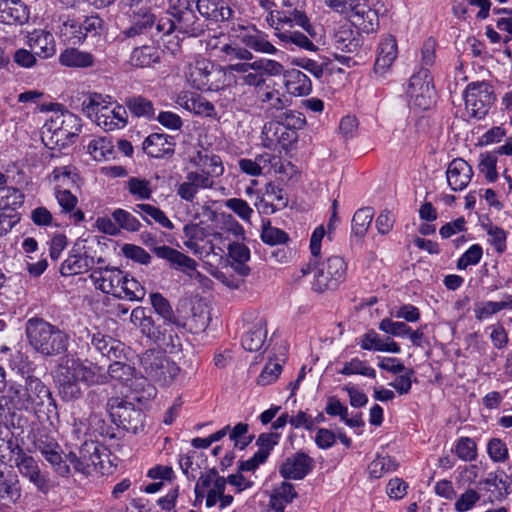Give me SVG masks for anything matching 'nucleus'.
I'll return each mask as SVG.
<instances>
[{
	"label": "nucleus",
	"mask_w": 512,
	"mask_h": 512,
	"mask_svg": "<svg viewBox=\"0 0 512 512\" xmlns=\"http://www.w3.org/2000/svg\"><path fill=\"white\" fill-rule=\"evenodd\" d=\"M54 379L58 393L65 402L76 401L83 395L80 384L85 386L107 383L104 369L88 359L66 356L58 364Z\"/></svg>",
	"instance_id": "1"
},
{
	"label": "nucleus",
	"mask_w": 512,
	"mask_h": 512,
	"mask_svg": "<svg viewBox=\"0 0 512 512\" xmlns=\"http://www.w3.org/2000/svg\"><path fill=\"white\" fill-rule=\"evenodd\" d=\"M26 335L31 347L43 356H56L65 352L70 340L65 331L40 318L27 321Z\"/></svg>",
	"instance_id": "2"
},
{
	"label": "nucleus",
	"mask_w": 512,
	"mask_h": 512,
	"mask_svg": "<svg viewBox=\"0 0 512 512\" xmlns=\"http://www.w3.org/2000/svg\"><path fill=\"white\" fill-rule=\"evenodd\" d=\"M12 407L16 411H34L39 412L41 408L47 405V412L56 409V402L52 393L40 379L29 377L25 385L10 384Z\"/></svg>",
	"instance_id": "3"
},
{
	"label": "nucleus",
	"mask_w": 512,
	"mask_h": 512,
	"mask_svg": "<svg viewBox=\"0 0 512 512\" xmlns=\"http://www.w3.org/2000/svg\"><path fill=\"white\" fill-rule=\"evenodd\" d=\"M346 269L344 258H310L301 272L303 276L312 275V289L321 293L335 289L343 279Z\"/></svg>",
	"instance_id": "4"
},
{
	"label": "nucleus",
	"mask_w": 512,
	"mask_h": 512,
	"mask_svg": "<svg viewBox=\"0 0 512 512\" xmlns=\"http://www.w3.org/2000/svg\"><path fill=\"white\" fill-rule=\"evenodd\" d=\"M186 77L190 85L200 91L217 92L228 87L224 67L206 58L189 64Z\"/></svg>",
	"instance_id": "5"
},
{
	"label": "nucleus",
	"mask_w": 512,
	"mask_h": 512,
	"mask_svg": "<svg viewBox=\"0 0 512 512\" xmlns=\"http://www.w3.org/2000/svg\"><path fill=\"white\" fill-rule=\"evenodd\" d=\"M241 42L245 47L238 44L226 43L219 48L220 52L225 55L226 60L251 61L254 59V55L249 49L269 55H274L278 52V49L268 41L267 35L258 30L244 33L241 36Z\"/></svg>",
	"instance_id": "6"
},
{
	"label": "nucleus",
	"mask_w": 512,
	"mask_h": 512,
	"mask_svg": "<svg viewBox=\"0 0 512 512\" xmlns=\"http://www.w3.org/2000/svg\"><path fill=\"white\" fill-rule=\"evenodd\" d=\"M140 362L146 378L160 386L171 384L180 372V367L161 351H146Z\"/></svg>",
	"instance_id": "7"
},
{
	"label": "nucleus",
	"mask_w": 512,
	"mask_h": 512,
	"mask_svg": "<svg viewBox=\"0 0 512 512\" xmlns=\"http://www.w3.org/2000/svg\"><path fill=\"white\" fill-rule=\"evenodd\" d=\"M325 4L333 11L353 17L355 24L369 33L378 27V15L376 11L367 8L362 0H325Z\"/></svg>",
	"instance_id": "8"
},
{
	"label": "nucleus",
	"mask_w": 512,
	"mask_h": 512,
	"mask_svg": "<svg viewBox=\"0 0 512 512\" xmlns=\"http://www.w3.org/2000/svg\"><path fill=\"white\" fill-rule=\"evenodd\" d=\"M465 108L470 117L484 118L495 101L492 85L488 82H472L464 91Z\"/></svg>",
	"instance_id": "9"
},
{
	"label": "nucleus",
	"mask_w": 512,
	"mask_h": 512,
	"mask_svg": "<svg viewBox=\"0 0 512 512\" xmlns=\"http://www.w3.org/2000/svg\"><path fill=\"white\" fill-rule=\"evenodd\" d=\"M102 23V19L97 15L79 17L69 15L60 26V35L73 44H80L89 34L96 35Z\"/></svg>",
	"instance_id": "10"
},
{
	"label": "nucleus",
	"mask_w": 512,
	"mask_h": 512,
	"mask_svg": "<svg viewBox=\"0 0 512 512\" xmlns=\"http://www.w3.org/2000/svg\"><path fill=\"white\" fill-rule=\"evenodd\" d=\"M198 0H170L169 13L172 17H178V27L183 35L197 37L204 33L206 24L195 14Z\"/></svg>",
	"instance_id": "11"
},
{
	"label": "nucleus",
	"mask_w": 512,
	"mask_h": 512,
	"mask_svg": "<svg viewBox=\"0 0 512 512\" xmlns=\"http://www.w3.org/2000/svg\"><path fill=\"white\" fill-rule=\"evenodd\" d=\"M249 258H220L219 267L214 268L212 264L205 263L203 269L219 279L224 285L230 288H238L241 277L249 274L250 268L246 264Z\"/></svg>",
	"instance_id": "12"
},
{
	"label": "nucleus",
	"mask_w": 512,
	"mask_h": 512,
	"mask_svg": "<svg viewBox=\"0 0 512 512\" xmlns=\"http://www.w3.org/2000/svg\"><path fill=\"white\" fill-rule=\"evenodd\" d=\"M226 489V479L212 469L202 473L195 485V503L201 502L205 498L207 508L214 507Z\"/></svg>",
	"instance_id": "13"
},
{
	"label": "nucleus",
	"mask_w": 512,
	"mask_h": 512,
	"mask_svg": "<svg viewBox=\"0 0 512 512\" xmlns=\"http://www.w3.org/2000/svg\"><path fill=\"white\" fill-rule=\"evenodd\" d=\"M244 332L241 338L242 347L249 352H258L266 344L267 321L263 316L246 313L243 316Z\"/></svg>",
	"instance_id": "14"
},
{
	"label": "nucleus",
	"mask_w": 512,
	"mask_h": 512,
	"mask_svg": "<svg viewBox=\"0 0 512 512\" xmlns=\"http://www.w3.org/2000/svg\"><path fill=\"white\" fill-rule=\"evenodd\" d=\"M407 95L410 102L422 110H427L431 106L435 91L427 68H422L410 78Z\"/></svg>",
	"instance_id": "15"
},
{
	"label": "nucleus",
	"mask_w": 512,
	"mask_h": 512,
	"mask_svg": "<svg viewBox=\"0 0 512 512\" xmlns=\"http://www.w3.org/2000/svg\"><path fill=\"white\" fill-rule=\"evenodd\" d=\"M46 131L55 139V144L65 146L81 131L80 119L72 113H62L45 125Z\"/></svg>",
	"instance_id": "16"
},
{
	"label": "nucleus",
	"mask_w": 512,
	"mask_h": 512,
	"mask_svg": "<svg viewBox=\"0 0 512 512\" xmlns=\"http://www.w3.org/2000/svg\"><path fill=\"white\" fill-rule=\"evenodd\" d=\"M108 409L113 421L126 430L135 432L141 424L142 412L130 402L120 398H112L108 402Z\"/></svg>",
	"instance_id": "17"
},
{
	"label": "nucleus",
	"mask_w": 512,
	"mask_h": 512,
	"mask_svg": "<svg viewBox=\"0 0 512 512\" xmlns=\"http://www.w3.org/2000/svg\"><path fill=\"white\" fill-rule=\"evenodd\" d=\"M257 62H263L262 69H249L243 77H238L237 85L250 87H262L266 83V77H280L284 72V66L273 59L257 58Z\"/></svg>",
	"instance_id": "18"
},
{
	"label": "nucleus",
	"mask_w": 512,
	"mask_h": 512,
	"mask_svg": "<svg viewBox=\"0 0 512 512\" xmlns=\"http://www.w3.org/2000/svg\"><path fill=\"white\" fill-rule=\"evenodd\" d=\"M14 462L23 477L29 479L31 483L41 492H47L49 489L46 477L41 473L36 460L23 452L19 447L13 453Z\"/></svg>",
	"instance_id": "19"
},
{
	"label": "nucleus",
	"mask_w": 512,
	"mask_h": 512,
	"mask_svg": "<svg viewBox=\"0 0 512 512\" xmlns=\"http://www.w3.org/2000/svg\"><path fill=\"white\" fill-rule=\"evenodd\" d=\"M127 18L128 25L122 29V35L126 38L146 34L155 24V15L147 7L129 9Z\"/></svg>",
	"instance_id": "20"
},
{
	"label": "nucleus",
	"mask_w": 512,
	"mask_h": 512,
	"mask_svg": "<svg viewBox=\"0 0 512 512\" xmlns=\"http://www.w3.org/2000/svg\"><path fill=\"white\" fill-rule=\"evenodd\" d=\"M90 278L95 287L104 293L121 295V281H123V273L116 267H98L93 270Z\"/></svg>",
	"instance_id": "21"
},
{
	"label": "nucleus",
	"mask_w": 512,
	"mask_h": 512,
	"mask_svg": "<svg viewBox=\"0 0 512 512\" xmlns=\"http://www.w3.org/2000/svg\"><path fill=\"white\" fill-rule=\"evenodd\" d=\"M314 466V461L307 454L298 452L287 457L279 467V473L284 479L301 480Z\"/></svg>",
	"instance_id": "22"
},
{
	"label": "nucleus",
	"mask_w": 512,
	"mask_h": 512,
	"mask_svg": "<svg viewBox=\"0 0 512 512\" xmlns=\"http://www.w3.org/2000/svg\"><path fill=\"white\" fill-rule=\"evenodd\" d=\"M66 458L75 471L88 475L99 460L97 445L94 442H85L78 454L70 452Z\"/></svg>",
	"instance_id": "23"
},
{
	"label": "nucleus",
	"mask_w": 512,
	"mask_h": 512,
	"mask_svg": "<svg viewBox=\"0 0 512 512\" xmlns=\"http://www.w3.org/2000/svg\"><path fill=\"white\" fill-rule=\"evenodd\" d=\"M472 176V167L461 158L452 160L446 171L447 183L453 191L465 189L470 183Z\"/></svg>",
	"instance_id": "24"
},
{
	"label": "nucleus",
	"mask_w": 512,
	"mask_h": 512,
	"mask_svg": "<svg viewBox=\"0 0 512 512\" xmlns=\"http://www.w3.org/2000/svg\"><path fill=\"white\" fill-rule=\"evenodd\" d=\"M30 11L22 0H0V22L23 25L28 22Z\"/></svg>",
	"instance_id": "25"
},
{
	"label": "nucleus",
	"mask_w": 512,
	"mask_h": 512,
	"mask_svg": "<svg viewBox=\"0 0 512 512\" xmlns=\"http://www.w3.org/2000/svg\"><path fill=\"white\" fill-rule=\"evenodd\" d=\"M358 344L361 349L399 354L401 352L400 345L393 339L383 338L375 330L370 329L358 338Z\"/></svg>",
	"instance_id": "26"
},
{
	"label": "nucleus",
	"mask_w": 512,
	"mask_h": 512,
	"mask_svg": "<svg viewBox=\"0 0 512 512\" xmlns=\"http://www.w3.org/2000/svg\"><path fill=\"white\" fill-rule=\"evenodd\" d=\"M503 310L512 311V294L503 293L497 301H478L473 308L474 316L478 321L488 320Z\"/></svg>",
	"instance_id": "27"
},
{
	"label": "nucleus",
	"mask_w": 512,
	"mask_h": 512,
	"mask_svg": "<svg viewBox=\"0 0 512 512\" xmlns=\"http://www.w3.org/2000/svg\"><path fill=\"white\" fill-rule=\"evenodd\" d=\"M174 138L165 134L153 133L143 142L144 152L153 158H161L174 154Z\"/></svg>",
	"instance_id": "28"
},
{
	"label": "nucleus",
	"mask_w": 512,
	"mask_h": 512,
	"mask_svg": "<svg viewBox=\"0 0 512 512\" xmlns=\"http://www.w3.org/2000/svg\"><path fill=\"white\" fill-rule=\"evenodd\" d=\"M397 54L398 47L396 40L392 36L384 38L377 48L374 72L381 76L384 75L394 63Z\"/></svg>",
	"instance_id": "29"
},
{
	"label": "nucleus",
	"mask_w": 512,
	"mask_h": 512,
	"mask_svg": "<svg viewBox=\"0 0 512 512\" xmlns=\"http://www.w3.org/2000/svg\"><path fill=\"white\" fill-rule=\"evenodd\" d=\"M196 9L204 19L216 23L229 20L233 14L223 0H198Z\"/></svg>",
	"instance_id": "30"
},
{
	"label": "nucleus",
	"mask_w": 512,
	"mask_h": 512,
	"mask_svg": "<svg viewBox=\"0 0 512 512\" xmlns=\"http://www.w3.org/2000/svg\"><path fill=\"white\" fill-rule=\"evenodd\" d=\"M107 104L95 119L97 125L105 131H113L126 126L128 114L122 105H115L112 109Z\"/></svg>",
	"instance_id": "31"
},
{
	"label": "nucleus",
	"mask_w": 512,
	"mask_h": 512,
	"mask_svg": "<svg viewBox=\"0 0 512 512\" xmlns=\"http://www.w3.org/2000/svg\"><path fill=\"white\" fill-rule=\"evenodd\" d=\"M38 449L58 475L65 477L70 473L69 465L63 460L62 450L58 443L41 441L38 444Z\"/></svg>",
	"instance_id": "32"
},
{
	"label": "nucleus",
	"mask_w": 512,
	"mask_h": 512,
	"mask_svg": "<svg viewBox=\"0 0 512 512\" xmlns=\"http://www.w3.org/2000/svg\"><path fill=\"white\" fill-rule=\"evenodd\" d=\"M287 91L294 96L308 95L312 90V84L306 74L298 69L285 70L281 75Z\"/></svg>",
	"instance_id": "33"
},
{
	"label": "nucleus",
	"mask_w": 512,
	"mask_h": 512,
	"mask_svg": "<svg viewBox=\"0 0 512 512\" xmlns=\"http://www.w3.org/2000/svg\"><path fill=\"white\" fill-rule=\"evenodd\" d=\"M161 59L160 50L154 45H143L132 50L129 63L135 68H148Z\"/></svg>",
	"instance_id": "34"
},
{
	"label": "nucleus",
	"mask_w": 512,
	"mask_h": 512,
	"mask_svg": "<svg viewBox=\"0 0 512 512\" xmlns=\"http://www.w3.org/2000/svg\"><path fill=\"white\" fill-rule=\"evenodd\" d=\"M59 62L71 68H90L96 65L97 60L90 52L67 48L60 54Z\"/></svg>",
	"instance_id": "35"
},
{
	"label": "nucleus",
	"mask_w": 512,
	"mask_h": 512,
	"mask_svg": "<svg viewBox=\"0 0 512 512\" xmlns=\"http://www.w3.org/2000/svg\"><path fill=\"white\" fill-rule=\"evenodd\" d=\"M91 344L101 355L108 358H120L124 352L123 343L99 332L92 335Z\"/></svg>",
	"instance_id": "36"
},
{
	"label": "nucleus",
	"mask_w": 512,
	"mask_h": 512,
	"mask_svg": "<svg viewBox=\"0 0 512 512\" xmlns=\"http://www.w3.org/2000/svg\"><path fill=\"white\" fill-rule=\"evenodd\" d=\"M30 47L42 58H48L55 53L54 37L46 31H35L30 37Z\"/></svg>",
	"instance_id": "37"
},
{
	"label": "nucleus",
	"mask_w": 512,
	"mask_h": 512,
	"mask_svg": "<svg viewBox=\"0 0 512 512\" xmlns=\"http://www.w3.org/2000/svg\"><path fill=\"white\" fill-rule=\"evenodd\" d=\"M296 495L294 486L291 483L282 482L273 490L269 501L270 506L275 512H283Z\"/></svg>",
	"instance_id": "38"
},
{
	"label": "nucleus",
	"mask_w": 512,
	"mask_h": 512,
	"mask_svg": "<svg viewBox=\"0 0 512 512\" xmlns=\"http://www.w3.org/2000/svg\"><path fill=\"white\" fill-rule=\"evenodd\" d=\"M263 62H257V59L254 61H241L234 64H228L224 67V71L227 75V86L230 87L232 85H237L239 81L238 77H243L246 72H249V69H262Z\"/></svg>",
	"instance_id": "39"
},
{
	"label": "nucleus",
	"mask_w": 512,
	"mask_h": 512,
	"mask_svg": "<svg viewBox=\"0 0 512 512\" xmlns=\"http://www.w3.org/2000/svg\"><path fill=\"white\" fill-rule=\"evenodd\" d=\"M374 211L371 207H363L358 209L352 218V234L356 237H363L368 231Z\"/></svg>",
	"instance_id": "40"
},
{
	"label": "nucleus",
	"mask_w": 512,
	"mask_h": 512,
	"mask_svg": "<svg viewBox=\"0 0 512 512\" xmlns=\"http://www.w3.org/2000/svg\"><path fill=\"white\" fill-rule=\"evenodd\" d=\"M107 104H112L110 96H103L99 93H89L82 101V111L89 117L95 115V119H97L98 114L103 111Z\"/></svg>",
	"instance_id": "41"
},
{
	"label": "nucleus",
	"mask_w": 512,
	"mask_h": 512,
	"mask_svg": "<svg viewBox=\"0 0 512 512\" xmlns=\"http://www.w3.org/2000/svg\"><path fill=\"white\" fill-rule=\"evenodd\" d=\"M338 373L345 376L362 375L368 378L376 377L375 369L369 366L366 361L361 360L358 357H354L345 362Z\"/></svg>",
	"instance_id": "42"
},
{
	"label": "nucleus",
	"mask_w": 512,
	"mask_h": 512,
	"mask_svg": "<svg viewBox=\"0 0 512 512\" xmlns=\"http://www.w3.org/2000/svg\"><path fill=\"white\" fill-rule=\"evenodd\" d=\"M89 154L96 161H104L109 159L113 154V146L111 141L105 137H97L92 139L87 146Z\"/></svg>",
	"instance_id": "43"
},
{
	"label": "nucleus",
	"mask_w": 512,
	"mask_h": 512,
	"mask_svg": "<svg viewBox=\"0 0 512 512\" xmlns=\"http://www.w3.org/2000/svg\"><path fill=\"white\" fill-rule=\"evenodd\" d=\"M76 177L75 168L70 165L57 167L50 174V180L57 184V189H68L76 183Z\"/></svg>",
	"instance_id": "44"
},
{
	"label": "nucleus",
	"mask_w": 512,
	"mask_h": 512,
	"mask_svg": "<svg viewBox=\"0 0 512 512\" xmlns=\"http://www.w3.org/2000/svg\"><path fill=\"white\" fill-rule=\"evenodd\" d=\"M3 195L1 196L0 206L9 213H17L15 209L21 206L24 202V195L22 192L14 187H3L1 189Z\"/></svg>",
	"instance_id": "45"
},
{
	"label": "nucleus",
	"mask_w": 512,
	"mask_h": 512,
	"mask_svg": "<svg viewBox=\"0 0 512 512\" xmlns=\"http://www.w3.org/2000/svg\"><path fill=\"white\" fill-rule=\"evenodd\" d=\"M93 258H66L60 267L63 276H72L89 270Z\"/></svg>",
	"instance_id": "46"
},
{
	"label": "nucleus",
	"mask_w": 512,
	"mask_h": 512,
	"mask_svg": "<svg viewBox=\"0 0 512 512\" xmlns=\"http://www.w3.org/2000/svg\"><path fill=\"white\" fill-rule=\"evenodd\" d=\"M228 435L234 447L240 450L246 448L253 440V435L249 434L248 424L242 422L230 428Z\"/></svg>",
	"instance_id": "47"
},
{
	"label": "nucleus",
	"mask_w": 512,
	"mask_h": 512,
	"mask_svg": "<svg viewBox=\"0 0 512 512\" xmlns=\"http://www.w3.org/2000/svg\"><path fill=\"white\" fill-rule=\"evenodd\" d=\"M277 37L286 44H294L307 51L317 50V46L303 33L298 31H285L276 34Z\"/></svg>",
	"instance_id": "48"
},
{
	"label": "nucleus",
	"mask_w": 512,
	"mask_h": 512,
	"mask_svg": "<svg viewBox=\"0 0 512 512\" xmlns=\"http://www.w3.org/2000/svg\"><path fill=\"white\" fill-rule=\"evenodd\" d=\"M121 295H116L117 298H124L128 300H142L145 296V290L140 283L134 279H128L123 275V281H121Z\"/></svg>",
	"instance_id": "49"
},
{
	"label": "nucleus",
	"mask_w": 512,
	"mask_h": 512,
	"mask_svg": "<svg viewBox=\"0 0 512 512\" xmlns=\"http://www.w3.org/2000/svg\"><path fill=\"white\" fill-rule=\"evenodd\" d=\"M171 268L180 270L187 274L190 278L203 281L202 273L197 269V263L193 258H167Z\"/></svg>",
	"instance_id": "50"
},
{
	"label": "nucleus",
	"mask_w": 512,
	"mask_h": 512,
	"mask_svg": "<svg viewBox=\"0 0 512 512\" xmlns=\"http://www.w3.org/2000/svg\"><path fill=\"white\" fill-rule=\"evenodd\" d=\"M134 368L120 361H115L109 365L106 373L107 378L110 377L116 381L128 384L134 377Z\"/></svg>",
	"instance_id": "51"
},
{
	"label": "nucleus",
	"mask_w": 512,
	"mask_h": 512,
	"mask_svg": "<svg viewBox=\"0 0 512 512\" xmlns=\"http://www.w3.org/2000/svg\"><path fill=\"white\" fill-rule=\"evenodd\" d=\"M397 465L389 456H378L368 466L371 477L378 479L384 474L394 471Z\"/></svg>",
	"instance_id": "52"
},
{
	"label": "nucleus",
	"mask_w": 512,
	"mask_h": 512,
	"mask_svg": "<svg viewBox=\"0 0 512 512\" xmlns=\"http://www.w3.org/2000/svg\"><path fill=\"white\" fill-rule=\"evenodd\" d=\"M198 166L211 177H219L224 172L221 158L217 155L199 154Z\"/></svg>",
	"instance_id": "53"
},
{
	"label": "nucleus",
	"mask_w": 512,
	"mask_h": 512,
	"mask_svg": "<svg viewBox=\"0 0 512 512\" xmlns=\"http://www.w3.org/2000/svg\"><path fill=\"white\" fill-rule=\"evenodd\" d=\"M125 103L130 112L137 117L150 118L154 114L151 101L141 96L128 98Z\"/></svg>",
	"instance_id": "54"
},
{
	"label": "nucleus",
	"mask_w": 512,
	"mask_h": 512,
	"mask_svg": "<svg viewBox=\"0 0 512 512\" xmlns=\"http://www.w3.org/2000/svg\"><path fill=\"white\" fill-rule=\"evenodd\" d=\"M455 453L463 461H473L477 457V444L469 437H461L456 442Z\"/></svg>",
	"instance_id": "55"
},
{
	"label": "nucleus",
	"mask_w": 512,
	"mask_h": 512,
	"mask_svg": "<svg viewBox=\"0 0 512 512\" xmlns=\"http://www.w3.org/2000/svg\"><path fill=\"white\" fill-rule=\"evenodd\" d=\"M127 188L130 194L138 200H147L152 195L150 182L145 179L131 177L127 181Z\"/></svg>",
	"instance_id": "56"
},
{
	"label": "nucleus",
	"mask_w": 512,
	"mask_h": 512,
	"mask_svg": "<svg viewBox=\"0 0 512 512\" xmlns=\"http://www.w3.org/2000/svg\"><path fill=\"white\" fill-rule=\"evenodd\" d=\"M112 218L117 222L120 229L127 230L129 232H136L140 229L141 224L138 219L130 212L124 209H116L112 213Z\"/></svg>",
	"instance_id": "57"
},
{
	"label": "nucleus",
	"mask_w": 512,
	"mask_h": 512,
	"mask_svg": "<svg viewBox=\"0 0 512 512\" xmlns=\"http://www.w3.org/2000/svg\"><path fill=\"white\" fill-rule=\"evenodd\" d=\"M379 330L393 337L404 338L410 333V326L405 322L384 318L379 323Z\"/></svg>",
	"instance_id": "58"
},
{
	"label": "nucleus",
	"mask_w": 512,
	"mask_h": 512,
	"mask_svg": "<svg viewBox=\"0 0 512 512\" xmlns=\"http://www.w3.org/2000/svg\"><path fill=\"white\" fill-rule=\"evenodd\" d=\"M224 205L244 222H251V217L254 212L245 200L241 198H230L225 200Z\"/></svg>",
	"instance_id": "59"
},
{
	"label": "nucleus",
	"mask_w": 512,
	"mask_h": 512,
	"mask_svg": "<svg viewBox=\"0 0 512 512\" xmlns=\"http://www.w3.org/2000/svg\"><path fill=\"white\" fill-rule=\"evenodd\" d=\"M487 453L490 459L496 463L505 462L509 456L506 443L499 438H492L488 441Z\"/></svg>",
	"instance_id": "60"
},
{
	"label": "nucleus",
	"mask_w": 512,
	"mask_h": 512,
	"mask_svg": "<svg viewBox=\"0 0 512 512\" xmlns=\"http://www.w3.org/2000/svg\"><path fill=\"white\" fill-rule=\"evenodd\" d=\"M21 497V489L16 480L4 479L0 482V499L15 503Z\"/></svg>",
	"instance_id": "61"
},
{
	"label": "nucleus",
	"mask_w": 512,
	"mask_h": 512,
	"mask_svg": "<svg viewBox=\"0 0 512 512\" xmlns=\"http://www.w3.org/2000/svg\"><path fill=\"white\" fill-rule=\"evenodd\" d=\"M288 135L286 126L282 122H270L263 128V135L270 144L281 143L285 140V135Z\"/></svg>",
	"instance_id": "62"
},
{
	"label": "nucleus",
	"mask_w": 512,
	"mask_h": 512,
	"mask_svg": "<svg viewBox=\"0 0 512 512\" xmlns=\"http://www.w3.org/2000/svg\"><path fill=\"white\" fill-rule=\"evenodd\" d=\"M261 238L263 242L269 245L284 244L289 239L288 234L285 231L269 224L263 226Z\"/></svg>",
	"instance_id": "63"
},
{
	"label": "nucleus",
	"mask_w": 512,
	"mask_h": 512,
	"mask_svg": "<svg viewBox=\"0 0 512 512\" xmlns=\"http://www.w3.org/2000/svg\"><path fill=\"white\" fill-rule=\"evenodd\" d=\"M188 111L196 115L210 117L213 115L215 108L211 102L199 94L194 93Z\"/></svg>",
	"instance_id": "64"
}]
</instances>
